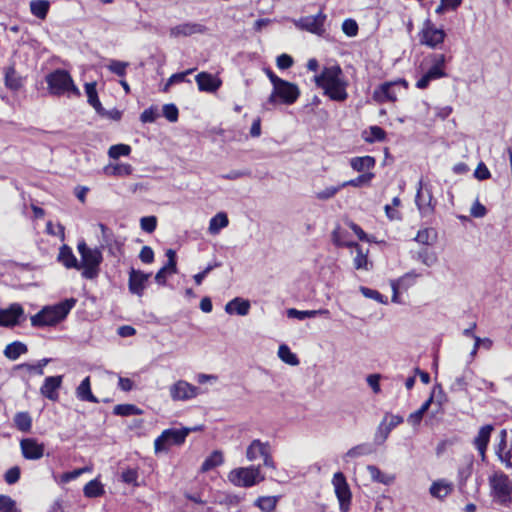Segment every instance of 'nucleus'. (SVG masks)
I'll use <instances>...</instances> for the list:
<instances>
[{
  "instance_id": "nucleus-41",
  "label": "nucleus",
  "mask_w": 512,
  "mask_h": 512,
  "mask_svg": "<svg viewBox=\"0 0 512 512\" xmlns=\"http://www.w3.org/2000/svg\"><path fill=\"white\" fill-rule=\"evenodd\" d=\"M278 357L288 365L297 366L299 364V359L296 354L285 344L279 346Z\"/></svg>"
},
{
  "instance_id": "nucleus-53",
  "label": "nucleus",
  "mask_w": 512,
  "mask_h": 512,
  "mask_svg": "<svg viewBox=\"0 0 512 512\" xmlns=\"http://www.w3.org/2000/svg\"><path fill=\"white\" fill-rule=\"evenodd\" d=\"M166 256L168 258L167 263L162 267L168 274H175L177 272V264H176V252L172 249H168L166 251Z\"/></svg>"
},
{
  "instance_id": "nucleus-61",
  "label": "nucleus",
  "mask_w": 512,
  "mask_h": 512,
  "mask_svg": "<svg viewBox=\"0 0 512 512\" xmlns=\"http://www.w3.org/2000/svg\"><path fill=\"white\" fill-rule=\"evenodd\" d=\"M121 477L123 482L126 484L137 485L138 472L136 469H127L123 471Z\"/></svg>"
},
{
  "instance_id": "nucleus-44",
  "label": "nucleus",
  "mask_w": 512,
  "mask_h": 512,
  "mask_svg": "<svg viewBox=\"0 0 512 512\" xmlns=\"http://www.w3.org/2000/svg\"><path fill=\"white\" fill-rule=\"evenodd\" d=\"M373 178H374V174L371 172H367L362 175H359L355 179H351V180L341 183L340 187H343V188H345L347 186L361 187L364 185H369Z\"/></svg>"
},
{
  "instance_id": "nucleus-3",
  "label": "nucleus",
  "mask_w": 512,
  "mask_h": 512,
  "mask_svg": "<svg viewBox=\"0 0 512 512\" xmlns=\"http://www.w3.org/2000/svg\"><path fill=\"white\" fill-rule=\"evenodd\" d=\"M488 484L493 504L506 508L512 505V480L504 472H493L488 477Z\"/></svg>"
},
{
  "instance_id": "nucleus-32",
  "label": "nucleus",
  "mask_w": 512,
  "mask_h": 512,
  "mask_svg": "<svg viewBox=\"0 0 512 512\" xmlns=\"http://www.w3.org/2000/svg\"><path fill=\"white\" fill-rule=\"evenodd\" d=\"M327 314H329V311L326 309L300 311L295 308H290L287 310V316L289 318H296L298 320H304L306 318H314L317 315H327Z\"/></svg>"
},
{
  "instance_id": "nucleus-47",
  "label": "nucleus",
  "mask_w": 512,
  "mask_h": 512,
  "mask_svg": "<svg viewBox=\"0 0 512 512\" xmlns=\"http://www.w3.org/2000/svg\"><path fill=\"white\" fill-rule=\"evenodd\" d=\"M388 420V417L385 416L383 421L379 424L375 436H374V442L377 445H382L386 439L388 438L391 430L387 427L386 421Z\"/></svg>"
},
{
  "instance_id": "nucleus-11",
  "label": "nucleus",
  "mask_w": 512,
  "mask_h": 512,
  "mask_svg": "<svg viewBox=\"0 0 512 512\" xmlns=\"http://www.w3.org/2000/svg\"><path fill=\"white\" fill-rule=\"evenodd\" d=\"M415 203L423 217L431 215L434 211L432 191L430 185L425 183L423 178L418 182Z\"/></svg>"
},
{
  "instance_id": "nucleus-20",
  "label": "nucleus",
  "mask_w": 512,
  "mask_h": 512,
  "mask_svg": "<svg viewBox=\"0 0 512 512\" xmlns=\"http://www.w3.org/2000/svg\"><path fill=\"white\" fill-rule=\"evenodd\" d=\"M195 80L201 92L214 93L222 84L219 78L207 72L197 74Z\"/></svg>"
},
{
  "instance_id": "nucleus-45",
  "label": "nucleus",
  "mask_w": 512,
  "mask_h": 512,
  "mask_svg": "<svg viewBox=\"0 0 512 512\" xmlns=\"http://www.w3.org/2000/svg\"><path fill=\"white\" fill-rule=\"evenodd\" d=\"M374 452L371 444L363 443L352 447L346 452V457L357 458L364 455H370Z\"/></svg>"
},
{
  "instance_id": "nucleus-18",
  "label": "nucleus",
  "mask_w": 512,
  "mask_h": 512,
  "mask_svg": "<svg viewBox=\"0 0 512 512\" xmlns=\"http://www.w3.org/2000/svg\"><path fill=\"white\" fill-rule=\"evenodd\" d=\"M206 31L207 28L200 23L186 22L170 28L169 34L172 38H179L188 37L195 34H204Z\"/></svg>"
},
{
  "instance_id": "nucleus-37",
  "label": "nucleus",
  "mask_w": 512,
  "mask_h": 512,
  "mask_svg": "<svg viewBox=\"0 0 512 512\" xmlns=\"http://www.w3.org/2000/svg\"><path fill=\"white\" fill-rule=\"evenodd\" d=\"M229 224L228 217L225 213L220 212L210 219L209 232L213 235L218 234L219 231Z\"/></svg>"
},
{
  "instance_id": "nucleus-14",
  "label": "nucleus",
  "mask_w": 512,
  "mask_h": 512,
  "mask_svg": "<svg viewBox=\"0 0 512 512\" xmlns=\"http://www.w3.org/2000/svg\"><path fill=\"white\" fill-rule=\"evenodd\" d=\"M445 32L442 29H438L430 21L424 22L423 28L420 33V43L431 48H435L444 41Z\"/></svg>"
},
{
  "instance_id": "nucleus-42",
  "label": "nucleus",
  "mask_w": 512,
  "mask_h": 512,
  "mask_svg": "<svg viewBox=\"0 0 512 512\" xmlns=\"http://www.w3.org/2000/svg\"><path fill=\"white\" fill-rule=\"evenodd\" d=\"M83 492L88 498H96L104 493V489L102 484L97 479H94L84 486Z\"/></svg>"
},
{
  "instance_id": "nucleus-24",
  "label": "nucleus",
  "mask_w": 512,
  "mask_h": 512,
  "mask_svg": "<svg viewBox=\"0 0 512 512\" xmlns=\"http://www.w3.org/2000/svg\"><path fill=\"white\" fill-rule=\"evenodd\" d=\"M270 449L269 442H262L259 439L253 440L246 449V458L249 461H255L259 457H263Z\"/></svg>"
},
{
  "instance_id": "nucleus-23",
  "label": "nucleus",
  "mask_w": 512,
  "mask_h": 512,
  "mask_svg": "<svg viewBox=\"0 0 512 512\" xmlns=\"http://www.w3.org/2000/svg\"><path fill=\"white\" fill-rule=\"evenodd\" d=\"M396 83L385 82L374 91V99L378 102L395 101L397 99L395 92Z\"/></svg>"
},
{
  "instance_id": "nucleus-43",
  "label": "nucleus",
  "mask_w": 512,
  "mask_h": 512,
  "mask_svg": "<svg viewBox=\"0 0 512 512\" xmlns=\"http://www.w3.org/2000/svg\"><path fill=\"white\" fill-rule=\"evenodd\" d=\"M421 274L416 273L414 270L405 273L399 279L394 280L393 282L398 285L402 290H407L409 287L413 286L416 282V279L420 277Z\"/></svg>"
},
{
  "instance_id": "nucleus-35",
  "label": "nucleus",
  "mask_w": 512,
  "mask_h": 512,
  "mask_svg": "<svg viewBox=\"0 0 512 512\" xmlns=\"http://www.w3.org/2000/svg\"><path fill=\"white\" fill-rule=\"evenodd\" d=\"M49 8L50 3L47 0H33L30 2L31 13L41 20L46 18Z\"/></svg>"
},
{
  "instance_id": "nucleus-62",
  "label": "nucleus",
  "mask_w": 512,
  "mask_h": 512,
  "mask_svg": "<svg viewBox=\"0 0 512 512\" xmlns=\"http://www.w3.org/2000/svg\"><path fill=\"white\" fill-rule=\"evenodd\" d=\"M139 258L143 263L150 264L154 261V252L151 247L143 246Z\"/></svg>"
},
{
  "instance_id": "nucleus-60",
  "label": "nucleus",
  "mask_w": 512,
  "mask_h": 512,
  "mask_svg": "<svg viewBox=\"0 0 512 512\" xmlns=\"http://www.w3.org/2000/svg\"><path fill=\"white\" fill-rule=\"evenodd\" d=\"M86 471H89V468L83 467V468L75 469V470H73L71 472L63 473L61 475L60 481H61V483H68V482H70L72 480L77 479L80 475H82Z\"/></svg>"
},
{
  "instance_id": "nucleus-8",
  "label": "nucleus",
  "mask_w": 512,
  "mask_h": 512,
  "mask_svg": "<svg viewBox=\"0 0 512 512\" xmlns=\"http://www.w3.org/2000/svg\"><path fill=\"white\" fill-rule=\"evenodd\" d=\"M191 429H166L154 441L155 452L166 451L171 445H181L184 443Z\"/></svg>"
},
{
  "instance_id": "nucleus-4",
  "label": "nucleus",
  "mask_w": 512,
  "mask_h": 512,
  "mask_svg": "<svg viewBox=\"0 0 512 512\" xmlns=\"http://www.w3.org/2000/svg\"><path fill=\"white\" fill-rule=\"evenodd\" d=\"M77 250L80 254L79 270L82 269V277L85 279H95L100 272V264L103 256L98 248H90L84 240L78 242Z\"/></svg>"
},
{
  "instance_id": "nucleus-17",
  "label": "nucleus",
  "mask_w": 512,
  "mask_h": 512,
  "mask_svg": "<svg viewBox=\"0 0 512 512\" xmlns=\"http://www.w3.org/2000/svg\"><path fill=\"white\" fill-rule=\"evenodd\" d=\"M22 455L27 460H39L44 455L45 446L34 438H25L20 441Z\"/></svg>"
},
{
  "instance_id": "nucleus-9",
  "label": "nucleus",
  "mask_w": 512,
  "mask_h": 512,
  "mask_svg": "<svg viewBox=\"0 0 512 512\" xmlns=\"http://www.w3.org/2000/svg\"><path fill=\"white\" fill-rule=\"evenodd\" d=\"M326 19L327 15L322 10H320L316 15L300 17L293 22L298 29L322 37L326 33Z\"/></svg>"
},
{
  "instance_id": "nucleus-52",
  "label": "nucleus",
  "mask_w": 512,
  "mask_h": 512,
  "mask_svg": "<svg viewBox=\"0 0 512 512\" xmlns=\"http://www.w3.org/2000/svg\"><path fill=\"white\" fill-rule=\"evenodd\" d=\"M128 65V62L111 60L107 67L112 73L120 77H123L126 74V68L128 67Z\"/></svg>"
},
{
  "instance_id": "nucleus-49",
  "label": "nucleus",
  "mask_w": 512,
  "mask_h": 512,
  "mask_svg": "<svg viewBox=\"0 0 512 512\" xmlns=\"http://www.w3.org/2000/svg\"><path fill=\"white\" fill-rule=\"evenodd\" d=\"M131 152V147L127 144L112 145L108 150V155L112 159H118L121 156H128Z\"/></svg>"
},
{
  "instance_id": "nucleus-27",
  "label": "nucleus",
  "mask_w": 512,
  "mask_h": 512,
  "mask_svg": "<svg viewBox=\"0 0 512 512\" xmlns=\"http://www.w3.org/2000/svg\"><path fill=\"white\" fill-rule=\"evenodd\" d=\"M76 397L81 401H87L92 403H98L99 400L95 397L91 391L90 377H86L82 380L80 385L76 388Z\"/></svg>"
},
{
  "instance_id": "nucleus-21",
  "label": "nucleus",
  "mask_w": 512,
  "mask_h": 512,
  "mask_svg": "<svg viewBox=\"0 0 512 512\" xmlns=\"http://www.w3.org/2000/svg\"><path fill=\"white\" fill-rule=\"evenodd\" d=\"M57 261L61 263L67 269H77L79 270V261L76 256L73 254L72 249L64 244L59 248V254L57 256Z\"/></svg>"
},
{
  "instance_id": "nucleus-5",
  "label": "nucleus",
  "mask_w": 512,
  "mask_h": 512,
  "mask_svg": "<svg viewBox=\"0 0 512 512\" xmlns=\"http://www.w3.org/2000/svg\"><path fill=\"white\" fill-rule=\"evenodd\" d=\"M48 90L52 95L80 96V91L66 70L57 69L46 76Z\"/></svg>"
},
{
  "instance_id": "nucleus-6",
  "label": "nucleus",
  "mask_w": 512,
  "mask_h": 512,
  "mask_svg": "<svg viewBox=\"0 0 512 512\" xmlns=\"http://www.w3.org/2000/svg\"><path fill=\"white\" fill-rule=\"evenodd\" d=\"M299 96L300 90L296 84L282 80L273 88L272 93L267 99L266 105H292L297 101Z\"/></svg>"
},
{
  "instance_id": "nucleus-56",
  "label": "nucleus",
  "mask_w": 512,
  "mask_h": 512,
  "mask_svg": "<svg viewBox=\"0 0 512 512\" xmlns=\"http://www.w3.org/2000/svg\"><path fill=\"white\" fill-rule=\"evenodd\" d=\"M370 136H367L365 140L367 142L383 141L386 137L385 131L379 126H371L369 128Z\"/></svg>"
},
{
  "instance_id": "nucleus-55",
  "label": "nucleus",
  "mask_w": 512,
  "mask_h": 512,
  "mask_svg": "<svg viewBox=\"0 0 512 512\" xmlns=\"http://www.w3.org/2000/svg\"><path fill=\"white\" fill-rule=\"evenodd\" d=\"M141 229L147 233L155 231L157 226V218L155 216H146L140 219Z\"/></svg>"
},
{
  "instance_id": "nucleus-29",
  "label": "nucleus",
  "mask_w": 512,
  "mask_h": 512,
  "mask_svg": "<svg viewBox=\"0 0 512 512\" xmlns=\"http://www.w3.org/2000/svg\"><path fill=\"white\" fill-rule=\"evenodd\" d=\"M27 345L20 341H14L8 344L4 349V355L9 360H17L22 354L27 353Z\"/></svg>"
},
{
  "instance_id": "nucleus-25",
  "label": "nucleus",
  "mask_w": 512,
  "mask_h": 512,
  "mask_svg": "<svg viewBox=\"0 0 512 512\" xmlns=\"http://www.w3.org/2000/svg\"><path fill=\"white\" fill-rule=\"evenodd\" d=\"M250 310V302L242 298L236 297L225 305V311L228 314H237L246 316Z\"/></svg>"
},
{
  "instance_id": "nucleus-31",
  "label": "nucleus",
  "mask_w": 512,
  "mask_h": 512,
  "mask_svg": "<svg viewBox=\"0 0 512 512\" xmlns=\"http://www.w3.org/2000/svg\"><path fill=\"white\" fill-rule=\"evenodd\" d=\"M85 92L87 95V101L88 103L97 111V113L102 114L104 111V108L102 107L97 90H96V84L95 83H86L85 84Z\"/></svg>"
},
{
  "instance_id": "nucleus-26",
  "label": "nucleus",
  "mask_w": 512,
  "mask_h": 512,
  "mask_svg": "<svg viewBox=\"0 0 512 512\" xmlns=\"http://www.w3.org/2000/svg\"><path fill=\"white\" fill-rule=\"evenodd\" d=\"M445 75L443 69L439 65H433L429 70L416 82V87L425 89L432 80L439 79Z\"/></svg>"
},
{
  "instance_id": "nucleus-1",
  "label": "nucleus",
  "mask_w": 512,
  "mask_h": 512,
  "mask_svg": "<svg viewBox=\"0 0 512 512\" xmlns=\"http://www.w3.org/2000/svg\"><path fill=\"white\" fill-rule=\"evenodd\" d=\"M315 83L323 89L324 95L333 101L344 102L348 98L349 82L338 64L324 67L321 73L315 76Z\"/></svg>"
},
{
  "instance_id": "nucleus-19",
  "label": "nucleus",
  "mask_w": 512,
  "mask_h": 512,
  "mask_svg": "<svg viewBox=\"0 0 512 512\" xmlns=\"http://www.w3.org/2000/svg\"><path fill=\"white\" fill-rule=\"evenodd\" d=\"M62 380V375L46 377L40 388L41 394L51 401H57L59 398L58 390L62 385Z\"/></svg>"
},
{
  "instance_id": "nucleus-58",
  "label": "nucleus",
  "mask_w": 512,
  "mask_h": 512,
  "mask_svg": "<svg viewBox=\"0 0 512 512\" xmlns=\"http://www.w3.org/2000/svg\"><path fill=\"white\" fill-rule=\"evenodd\" d=\"M21 470L18 466L11 467L4 475V480L7 484L12 485L20 479Z\"/></svg>"
},
{
  "instance_id": "nucleus-12",
  "label": "nucleus",
  "mask_w": 512,
  "mask_h": 512,
  "mask_svg": "<svg viewBox=\"0 0 512 512\" xmlns=\"http://www.w3.org/2000/svg\"><path fill=\"white\" fill-rule=\"evenodd\" d=\"M25 319L21 304L12 303L7 308H0V327H14Z\"/></svg>"
},
{
  "instance_id": "nucleus-64",
  "label": "nucleus",
  "mask_w": 512,
  "mask_h": 512,
  "mask_svg": "<svg viewBox=\"0 0 512 512\" xmlns=\"http://www.w3.org/2000/svg\"><path fill=\"white\" fill-rule=\"evenodd\" d=\"M157 116H158L157 111L151 107V108L145 109L142 112V114L140 116V120L143 123H152L156 120Z\"/></svg>"
},
{
  "instance_id": "nucleus-54",
  "label": "nucleus",
  "mask_w": 512,
  "mask_h": 512,
  "mask_svg": "<svg viewBox=\"0 0 512 512\" xmlns=\"http://www.w3.org/2000/svg\"><path fill=\"white\" fill-rule=\"evenodd\" d=\"M0 512H16V502L11 497L0 494Z\"/></svg>"
},
{
  "instance_id": "nucleus-39",
  "label": "nucleus",
  "mask_w": 512,
  "mask_h": 512,
  "mask_svg": "<svg viewBox=\"0 0 512 512\" xmlns=\"http://www.w3.org/2000/svg\"><path fill=\"white\" fill-rule=\"evenodd\" d=\"M475 381V375L471 370H465L462 376L456 378L455 382L452 384V389L455 391H460L466 389L468 386H471Z\"/></svg>"
},
{
  "instance_id": "nucleus-36",
  "label": "nucleus",
  "mask_w": 512,
  "mask_h": 512,
  "mask_svg": "<svg viewBox=\"0 0 512 512\" xmlns=\"http://www.w3.org/2000/svg\"><path fill=\"white\" fill-rule=\"evenodd\" d=\"M224 462V457L221 451L215 450L207 457L201 465V472H208L215 467L220 466Z\"/></svg>"
},
{
  "instance_id": "nucleus-57",
  "label": "nucleus",
  "mask_w": 512,
  "mask_h": 512,
  "mask_svg": "<svg viewBox=\"0 0 512 512\" xmlns=\"http://www.w3.org/2000/svg\"><path fill=\"white\" fill-rule=\"evenodd\" d=\"M343 187L338 186H330L325 188L322 191L316 193V198L319 200H328L334 197Z\"/></svg>"
},
{
  "instance_id": "nucleus-22",
  "label": "nucleus",
  "mask_w": 512,
  "mask_h": 512,
  "mask_svg": "<svg viewBox=\"0 0 512 512\" xmlns=\"http://www.w3.org/2000/svg\"><path fill=\"white\" fill-rule=\"evenodd\" d=\"M453 488L454 485L452 482L440 479L432 483L429 492L432 497L442 500L453 491Z\"/></svg>"
},
{
  "instance_id": "nucleus-51",
  "label": "nucleus",
  "mask_w": 512,
  "mask_h": 512,
  "mask_svg": "<svg viewBox=\"0 0 512 512\" xmlns=\"http://www.w3.org/2000/svg\"><path fill=\"white\" fill-rule=\"evenodd\" d=\"M358 24L354 19H345L342 23V31L348 37H355L358 34Z\"/></svg>"
},
{
  "instance_id": "nucleus-28",
  "label": "nucleus",
  "mask_w": 512,
  "mask_h": 512,
  "mask_svg": "<svg viewBox=\"0 0 512 512\" xmlns=\"http://www.w3.org/2000/svg\"><path fill=\"white\" fill-rule=\"evenodd\" d=\"M367 471L370 475V478L373 482L381 483L384 485H391L395 481V476L392 474H386L382 472L377 466L375 465H368Z\"/></svg>"
},
{
  "instance_id": "nucleus-7",
  "label": "nucleus",
  "mask_w": 512,
  "mask_h": 512,
  "mask_svg": "<svg viewBox=\"0 0 512 512\" xmlns=\"http://www.w3.org/2000/svg\"><path fill=\"white\" fill-rule=\"evenodd\" d=\"M229 481L238 487H252L265 479L261 473V466L240 467L231 470L228 474Z\"/></svg>"
},
{
  "instance_id": "nucleus-16",
  "label": "nucleus",
  "mask_w": 512,
  "mask_h": 512,
  "mask_svg": "<svg viewBox=\"0 0 512 512\" xmlns=\"http://www.w3.org/2000/svg\"><path fill=\"white\" fill-rule=\"evenodd\" d=\"M150 276V273L131 268L128 280L129 291L134 295L142 296Z\"/></svg>"
},
{
  "instance_id": "nucleus-15",
  "label": "nucleus",
  "mask_w": 512,
  "mask_h": 512,
  "mask_svg": "<svg viewBox=\"0 0 512 512\" xmlns=\"http://www.w3.org/2000/svg\"><path fill=\"white\" fill-rule=\"evenodd\" d=\"M198 387L185 380H178L170 386V396L174 401H186L198 395Z\"/></svg>"
},
{
  "instance_id": "nucleus-63",
  "label": "nucleus",
  "mask_w": 512,
  "mask_h": 512,
  "mask_svg": "<svg viewBox=\"0 0 512 512\" xmlns=\"http://www.w3.org/2000/svg\"><path fill=\"white\" fill-rule=\"evenodd\" d=\"M132 166L130 164H118L113 167L112 174L116 176H126L132 173Z\"/></svg>"
},
{
  "instance_id": "nucleus-59",
  "label": "nucleus",
  "mask_w": 512,
  "mask_h": 512,
  "mask_svg": "<svg viewBox=\"0 0 512 512\" xmlns=\"http://www.w3.org/2000/svg\"><path fill=\"white\" fill-rule=\"evenodd\" d=\"M163 115L170 122H176L178 120V108L174 104H165L163 106Z\"/></svg>"
},
{
  "instance_id": "nucleus-2",
  "label": "nucleus",
  "mask_w": 512,
  "mask_h": 512,
  "mask_svg": "<svg viewBox=\"0 0 512 512\" xmlns=\"http://www.w3.org/2000/svg\"><path fill=\"white\" fill-rule=\"evenodd\" d=\"M76 302L75 298H69L55 305L43 307L38 313L31 316V325L33 327H45L58 324L67 317Z\"/></svg>"
},
{
  "instance_id": "nucleus-33",
  "label": "nucleus",
  "mask_w": 512,
  "mask_h": 512,
  "mask_svg": "<svg viewBox=\"0 0 512 512\" xmlns=\"http://www.w3.org/2000/svg\"><path fill=\"white\" fill-rule=\"evenodd\" d=\"M412 258L416 261L421 262L427 267H432L437 262V256L434 252L428 251L426 248H421L420 250L412 253Z\"/></svg>"
},
{
  "instance_id": "nucleus-10",
  "label": "nucleus",
  "mask_w": 512,
  "mask_h": 512,
  "mask_svg": "<svg viewBox=\"0 0 512 512\" xmlns=\"http://www.w3.org/2000/svg\"><path fill=\"white\" fill-rule=\"evenodd\" d=\"M332 484L336 497L339 501L341 512H349L351 506L352 493L347 483L346 477L342 472H336L332 478Z\"/></svg>"
},
{
  "instance_id": "nucleus-30",
  "label": "nucleus",
  "mask_w": 512,
  "mask_h": 512,
  "mask_svg": "<svg viewBox=\"0 0 512 512\" xmlns=\"http://www.w3.org/2000/svg\"><path fill=\"white\" fill-rule=\"evenodd\" d=\"M350 165L357 172H365L375 166V159L372 156L354 157L350 160Z\"/></svg>"
},
{
  "instance_id": "nucleus-50",
  "label": "nucleus",
  "mask_w": 512,
  "mask_h": 512,
  "mask_svg": "<svg viewBox=\"0 0 512 512\" xmlns=\"http://www.w3.org/2000/svg\"><path fill=\"white\" fill-rule=\"evenodd\" d=\"M360 292L363 294L364 297L373 299L379 303L387 304L388 300L387 297L379 293L377 290L370 289L365 286L360 287Z\"/></svg>"
},
{
  "instance_id": "nucleus-40",
  "label": "nucleus",
  "mask_w": 512,
  "mask_h": 512,
  "mask_svg": "<svg viewBox=\"0 0 512 512\" xmlns=\"http://www.w3.org/2000/svg\"><path fill=\"white\" fill-rule=\"evenodd\" d=\"M14 424L21 432H29L32 427V418L28 412H18L14 416Z\"/></svg>"
},
{
  "instance_id": "nucleus-34",
  "label": "nucleus",
  "mask_w": 512,
  "mask_h": 512,
  "mask_svg": "<svg viewBox=\"0 0 512 512\" xmlns=\"http://www.w3.org/2000/svg\"><path fill=\"white\" fill-rule=\"evenodd\" d=\"M350 247L354 248V250L356 252V256L354 257V260H353L354 267L357 270H360V269L369 270V267H368L369 262H368V258H367V253H364L362 247L355 242H351Z\"/></svg>"
},
{
  "instance_id": "nucleus-38",
  "label": "nucleus",
  "mask_w": 512,
  "mask_h": 512,
  "mask_svg": "<svg viewBox=\"0 0 512 512\" xmlns=\"http://www.w3.org/2000/svg\"><path fill=\"white\" fill-rule=\"evenodd\" d=\"M414 240L422 245H432L437 240V231L434 228L421 229Z\"/></svg>"
},
{
  "instance_id": "nucleus-13",
  "label": "nucleus",
  "mask_w": 512,
  "mask_h": 512,
  "mask_svg": "<svg viewBox=\"0 0 512 512\" xmlns=\"http://www.w3.org/2000/svg\"><path fill=\"white\" fill-rule=\"evenodd\" d=\"M100 229L99 242L102 248H106L112 256H119L122 254V242H120L113 231L103 223H99Z\"/></svg>"
},
{
  "instance_id": "nucleus-46",
  "label": "nucleus",
  "mask_w": 512,
  "mask_h": 512,
  "mask_svg": "<svg viewBox=\"0 0 512 512\" xmlns=\"http://www.w3.org/2000/svg\"><path fill=\"white\" fill-rule=\"evenodd\" d=\"M113 413L120 416H131L141 414L142 410L133 404H119L114 407Z\"/></svg>"
},
{
  "instance_id": "nucleus-48",
  "label": "nucleus",
  "mask_w": 512,
  "mask_h": 512,
  "mask_svg": "<svg viewBox=\"0 0 512 512\" xmlns=\"http://www.w3.org/2000/svg\"><path fill=\"white\" fill-rule=\"evenodd\" d=\"M277 504V499L272 496H262L259 497L255 505L263 512H271L275 509Z\"/></svg>"
}]
</instances>
